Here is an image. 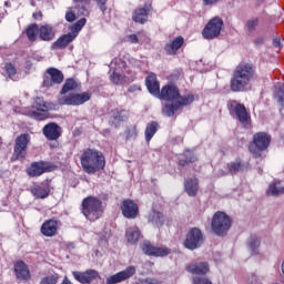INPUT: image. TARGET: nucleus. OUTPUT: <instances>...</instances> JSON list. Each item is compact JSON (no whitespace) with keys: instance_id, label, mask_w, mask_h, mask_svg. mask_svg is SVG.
Wrapping results in <instances>:
<instances>
[{"instance_id":"20","label":"nucleus","mask_w":284,"mask_h":284,"mask_svg":"<svg viewBox=\"0 0 284 284\" xmlns=\"http://www.w3.org/2000/svg\"><path fill=\"white\" fill-rule=\"evenodd\" d=\"M121 210L125 219H136V214H139V205L132 200H124Z\"/></svg>"},{"instance_id":"1","label":"nucleus","mask_w":284,"mask_h":284,"mask_svg":"<svg viewBox=\"0 0 284 284\" xmlns=\"http://www.w3.org/2000/svg\"><path fill=\"white\" fill-rule=\"evenodd\" d=\"M254 65L250 63H241L233 71L230 88L232 92H247L252 88L251 83L254 79Z\"/></svg>"},{"instance_id":"35","label":"nucleus","mask_w":284,"mask_h":284,"mask_svg":"<svg viewBox=\"0 0 284 284\" xmlns=\"http://www.w3.org/2000/svg\"><path fill=\"white\" fill-rule=\"evenodd\" d=\"M156 132H159V123L156 121H152L151 123H149L146 125L145 129V141L146 143H150V141H152L154 134H156Z\"/></svg>"},{"instance_id":"43","label":"nucleus","mask_w":284,"mask_h":284,"mask_svg":"<svg viewBox=\"0 0 284 284\" xmlns=\"http://www.w3.org/2000/svg\"><path fill=\"white\" fill-rule=\"evenodd\" d=\"M256 28H258V18H252L246 21V29L250 32H255Z\"/></svg>"},{"instance_id":"12","label":"nucleus","mask_w":284,"mask_h":284,"mask_svg":"<svg viewBox=\"0 0 284 284\" xmlns=\"http://www.w3.org/2000/svg\"><path fill=\"white\" fill-rule=\"evenodd\" d=\"M75 7L73 8V11H68L65 14L67 21L69 23H72L78 17H88L90 14V11H88V6H90V0H73Z\"/></svg>"},{"instance_id":"58","label":"nucleus","mask_w":284,"mask_h":284,"mask_svg":"<svg viewBox=\"0 0 284 284\" xmlns=\"http://www.w3.org/2000/svg\"><path fill=\"white\" fill-rule=\"evenodd\" d=\"M33 19H41V12L33 13Z\"/></svg>"},{"instance_id":"17","label":"nucleus","mask_w":284,"mask_h":284,"mask_svg":"<svg viewBox=\"0 0 284 284\" xmlns=\"http://www.w3.org/2000/svg\"><path fill=\"white\" fill-rule=\"evenodd\" d=\"M141 248L144 254H148V256H170V253L172 252L170 248L165 246L156 247L152 245L150 242H144L141 245Z\"/></svg>"},{"instance_id":"10","label":"nucleus","mask_w":284,"mask_h":284,"mask_svg":"<svg viewBox=\"0 0 284 284\" xmlns=\"http://www.w3.org/2000/svg\"><path fill=\"white\" fill-rule=\"evenodd\" d=\"M192 103H194V95L187 94L185 98H179V101L166 103L162 112L165 116H174V113L179 112L183 105H190Z\"/></svg>"},{"instance_id":"6","label":"nucleus","mask_w":284,"mask_h":284,"mask_svg":"<svg viewBox=\"0 0 284 284\" xmlns=\"http://www.w3.org/2000/svg\"><path fill=\"white\" fill-rule=\"evenodd\" d=\"M272 136L265 132H258L253 136V142L250 144L248 150L254 159H261L263 152L270 148Z\"/></svg>"},{"instance_id":"28","label":"nucleus","mask_w":284,"mask_h":284,"mask_svg":"<svg viewBox=\"0 0 284 284\" xmlns=\"http://www.w3.org/2000/svg\"><path fill=\"white\" fill-rule=\"evenodd\" d=\"M123 121H128V111L125 110H114L112 111L110 123L114 125V128H119Z\"/></svg>"},{"instance_id":"37","label":"nucleus","mask_w":284,"mask_h":284,"mask_svg":"<svg viewBox=\"0 0 284 284\" xmlns=\"http://www.w3.org/2000/svg\"><path fill=\"white\" fill-rule=\"evenodd\" d=\"M260 247H261V240L256 236H252L248 241V248L251 254H253V256H257V254H261Z\"/></svg>"},{"instance_id":"30","label":"nucleus","mask_w":284,"mask_h":284,"mask_svg":"<svg viewBox=\"0 0 284 284\" xmlns=\"http://www.w3.org/2000/svg\"><path fill=\"white\" fill-rule=\"evenodd\" d=\"M183 42V37H178L173 41L165 44L164 51L166 54H174L176 51L181 50Z\"/></svg>"},{"instance_id":"14","label":"nucleus","mask_w":284,"mask_h":284,"mask_svg":"<svg viewBox=\"0 0 284 284\" xmlns=\"http://www.w3.org/2000/svg\"><path fill=\"white\" fill-rule=\"evenodd\" d=\"M30 143L29 134H21L16 139L13 159H26V154H28V144Z\"/></svg>"},{"instance_id":"23","label":"nucleus","mask_w":284,"mask_h":284,"mask_svg":"<svg viewBox=\"0 0 284 284\" xmlns=\"http://www.w3.org/2000/svg\"><path fill=\"white\" fill-rule=\"evenodd\" d=\"M49 171L48 163L44 162H33L31 168L27 169V173L29 176H41V174H45Z\"/></svg>"},{"instance_id":"2","label":"nucleus","mask_w":284,"mask_h":284,"mask_svg":"<svg viewBox=\"0 0 284 284\" xmlns=\"http://www.w3.org/2000/svg\"><path fill=\"white\" fill-rule=\"evenodd\" d=\"M145 85L153 97L163 99V101H179V99H185L179 93V89L174 85H165L161 90L159 80H156V74L150 73L145 79Z\"/></svg>"},{"instance_id":"15","label":"nucleus","mask_w":284,"mask_h":284,"mask_svg":"<svg viewBox=\"0 0 284 284\" xmlns=\"http://www.w3.org/2000/svg\"><path fill=\"white\" fill-rule=\"evenodd\" d=\"M59 83H63V73L59 69H48L43 79V87L52 88V85H59Z\"/></svg>"},{"instance_id":"25","label":"nucleus","mask_w":284,"mask_h":284,"mask_svg":"<svg viewBox=\"0 0 284 284\" xmlns=\"http://www.w3.org/2000/svg\"><path fill=\"white\" fill-rule=\"evenodd\" d=\"M14 273L20 281H28V278H30V271L23 261H19L14 264Z\"/></svg>"},{"instance_id":"33","label":"nucleus","mask_w":284,"mask_h":284,"mask_svg":"<svg viewBox=\"0 0 284 284\" xmlns=\"http://www.w3.org/2000/svg\"><path fill=\"white\" fill-rule=\"evenodd\" d=\"M132 19L135 23H145L148 21V7L135 9Z\"/></svg>"},{"instance_id":"47","label":"nucleus","mask_w":284,"mask_h":284,"mask_svg":"<svg viewBox=\"0 0 284 284\" xmlns=\"http://www.w3.org/2000/svg\"><path fill=\"white\" fill-rule=\"evenodd\" d=\"M98 7L100 8L101 12H105L108 10V7L105 3H108V0H95Z\"/></svg>"},{"instance_id":"46","label":"nucleus","mask_w":284,"mask_h":284,"mask_svg":"<svg viewBox=\"0 0 284 284\" xmlns=\"http://www.w3.org/2000/svg\"><path fill=\"white\" fill-rule=\"evenodd\" d=\"M193 284H212V281L207 277L195 276L193 277Z\"/></svg>"},{"instance_id":"19","label":"nucleus","mask_w":284,"mask_h":284,"mask_svg":"<svg viewBox=\"0 0 284 284\" xmlns=\"http://www.w3.org/2000/svg\"><path fill=\"white\" fill-rule=\"evenodd\" d=\"M42 132L48 141H57L61 136L62 131L59 124L51 122L43 126Z\"/></svg>"},{"instance_id":"32","label":"nucleus","mask_w":284,"mask_h":284,"mask_svg":"<svg viewBox=\"0 0 284 284\" xmlns=\"http://www.w3.org/2000/svg\"><path fill=\"white\" fill-rule=\"evenodd\" d=\"M267 196H281L284 194V186L280 181H274L268 185L266 190Z\"/></svg>"},{"instance_id":"44","label":"nucleus","mask_w":284,"mask_h":284,"mask_svg":"<svg viewBox=\"0 0 284 284\" xmlns=\"http://www.w3.org/2000/svg\"><path fill=\"white\" fill-rule=\"evenodd\" d=\"M59 283V275H49L40 281V284H57Z\"/></svg>"},{"instance_id":"3","label":"nucleus","mask_w":284,"mask_h":284,"mask_svg":"<svg viewBox=\"0 0 284 284\" xmlns=\"http://www.w3.org/2000/svg\"><path fill=\"white\" fill-rule=\"evenodd\" d=\"M80 161L83 172L87 174H97V172H100V170L105 168V156H103V153L97 149L84 150Z\"/></svg>"},{"instance_id":"5","label":"nucleus","mask_w":284,"mask_h":284,"mask_svg":"<svg viewBox=\"0 0 284 284\" xmlns=\"http://www.w3.org/2000/svg\"><path fill=\"white\" fill-rule=\"evenodd\" d=\"M230 227H232V217H230V215L221 211L214 213L211 222V229L216 236H225V234L230 232Z\"/></svg>"},{"instance_id":"51","label":"nucleus","mask_w":284,"mask_h":284,"mask_svg":"<svg viewBox=\"0 0 284 284\" xmlns=\"http://www.w3.org/2000/svg\"><path fill=\"white\" fill-rule=\"evenodd\" d=\"M125 134H138L136 126L128 128Z\"/></svg>"},{"instance_id":"38","label":"nucleus","mask_w":284,"mask_h":284,"mask_svg":"<svg viewBox=\"0 0 284 284\" xmlns=\"http://www.w3.org/2000/svg\"><path fill=\"white\" fill-rule=\"evenodd\" d=\"M27 37L31 42L37 41V37H39V26L37 23L30 24L27 28Z\"/></svg>"},{"instance_id":"40","label":"nucleus","mask_w":284,"mask_h":284,"mask_svg":"<svg viewBox=\"0 0 284 284\" xmlns=\"http://www.w3.org/2000/svg\"><path fill=\"white\" fill-rule=\"evenodd\" d=\"M275 97L280 105H284V83L275 85Z\"/></svg>"},{"instance_id":"34","label":"nucleus","mask_w":284,"mask_h":284,"mask_svg":"<svg viewBox=\"0 0 284 284\" xmlns=\"http://www.w3.org/2000/svg\"><path fill=\"white\" fill-rule=\"evenodd\" d=\"M31 194L36 196V199H48L50 196V186H40L36 185L31 189Z\"/></svg>"},{"instance_id":"7","label":"nucleus","mask_w":284,"mask_h":284,"mask_svg":"<svg viewBox=\"0 0 284 284\" xmlns=\"http://www.w3.org/2000/svg\"><path fill=\"white\" fill-rule=\"evenodd\" d=\"M111 70H113L112 74L110 75V80L115 85H123V83H128L130 78L121 74L119 70H128V63L122 59H115L111 62Z\"/></svg>"},{"instance_id":"8","label":"nucleus","mask_w":284,"mask_h":284,"mask_svg":"<svg viewBox=\"0 0 284 284\" xmlns=\"http://www.w3.org/2000/svg\"><path fill=\"white\" fill-rule=\"evenodd\" d=\"M227 110L231 116H235L240 123L246 125L250 121V113L244 104L239 103L236 100H231L227 102Z\"/></svg>"},{"instance_id":"53","label":"nucleus","mask_w":284,"mask_h":284,"mask_svg":"<svg viewBox=\"0 0 284 284\" xmlns=\"http://www.w3.org/2000/svg\"><path fill=\"white\" fill-rule=\"evenodd\" d=\"M221 0H203L204 6H214V3H219Z\"/></svg>"},{"instance_id":"41","label":"nucleus","mask_w":284,"mask_h":284,"mask_svg":"<svg viewBox=\"0 0 284 284\" xmlns=\"http://www.w3.org/2000/svg\"><path fill=\"white\" fill-rule=\"evenodd\" d=\"M88 20H85V18H81L77 23H74L71 27V33L75 34V37L79 34V32H81V30L83 29V26H85Z\"/></svg>"},{"instance_id":"18","label":"nucleus","mask_w":284,"mask_h":284,"mask_svg":"<svg viewBox=\"0 0 284 284\" xmlns=\"http://www.w3.org/2000/svg\"><path fill=\"white\" fill-rule=\"evenodd\" d=\"M73 278L81 284H90L92 281H97L99 278V272L95 270H88L85 272L73 271Z\"/></svg>"},{"instance_id":"4","label":"nucleus","mask_w":284,"mask_h":284,"mask_svg":"<svg viewBox=\"0 0 284 284\" xmlns=\"http://www.w3.org/2000/svg\"><path fill=\"white\" fill-rule=\"evenodd\" d=\"M82 212L88 221H97L103 215V202L94 196H89L82 201Z\"/></svg>"},{"instance_id":"55","label":"nucleus","mask_w":284,"mask_h":284,"mask_svg":"<svg viewBox=\"0 0 284 284\" xmlns=\"http://www.w3.org/2000/svg\"><path fill=\"white\" fill-rule=\"evenodd\" d=\"M196 161V158L192 156L190 159H186V161H180V165H185V163H194Z\"/></svg>"},{"instance_id":"48","label":"nucleus","mask_w":284,"mask_h":284,"mask_svg":"<svg viewBox=\"0 0 284 284\" xmlns=\"http://www.w3.org/2000/svg\"><path fill=\"white\" fill-rule=\"evenodd\" d=\"M248 283L250 284L258 283V276L256 274H251V276L248 277Z\"/></svg>"},{"instance_id":"16","label":"nucleus","mask_w":284,"mask_h":284,"mask_svg":"<svg viewBox=\"0 0 284 284\" xmlns=\"http://www.w3.org/2000/svg\"><path fill=\"white\" fill-rule=\"evenodd\" d=\"M134 274H136V266H128L125 270L109 276L106 278V284L123 283V281H128V278H132Z\"/></svg>"},{"instance_id":"9","label":"nucleus","mask_w":284,"mask_h":284,"mask_svg":"<svg viewBox=\"0 0 284 284\" xmlns=\"http://www.w3.org/2000/svg\"><path fill=\"white\" fill-rule=\"evenodd\" d=\"M90 99H92V93L83 92L81 94L61 95L58 99V103L59 105H83Z\"/></svg>"},{"instance_id":"13","label":"nucleus","mask_w":284,"mask_h":284,"mask_svg":"<svg viewBox=\"0 0 284 284\" xmlns=\"http://www.w3.org/2000/svg\"><path fill=\"white\" fill-rule=\"evenodd\" d=\"M223 30V19L215 17L204 28L202 34L204 39H216Z\"/></svg>"},{"instance_id":"31","label":"nucleus","mask_w":284,"mask_h":284,"mask_svg":"<svg viewBox=\"0 0 284 284\" xmlns=\"http://www.w3.org/2000/svg\"><path fill=\"white\" fill-rule=\"evenodd\" d=\"M149 223H152L154 227H162L165 223V217L163 216V213L152 210L149 213Z\"/></svg>"},{"instance_id":"22","label":"nucleus","mask_w":284,"mask_h":284,"mask_svg":"<svg viewBox=\"0 0 284 284\" xmlns=\"http://www.w3.org/2000/svg\"><path fill=\"white\" fill-rule=\"evenodd\" d=\"M73 39H77L74 33H67L53 42L51 48L52 50H62L63 48H68V45L72 43Z\"/></svg>"},{"instance_id":"21","label":"nucleus","mask_w":284,"mask_h":284,"mask_svg":"<svg viewBox=\"0 0 284 284\" xmlns=\"http://www.w3.org/2000/svg\"><path fill=\"white\" fill-rule=\"evenodd\" d=\"M190 274H196L197 276H203L210 272V265L206 262H195L186 267Z\"/></svg>"},{"instance_id":"39","label":"nucleus","mask_w":284,"mask_h":284,"mask_svg":"<svg viewBox=\"0 0 284 284\" xmlns=\"http://www.w3.org/2000/svg\"><path fill=\"white\" fill-rule=\"evenodd\" d=\"M33 108H36L38 112H48V110H50V106H48V103H45V101L41 98L36 99L33 103Z\"/></svg>"},{"instance_id":"42","label":"nucleus","mask_w":284,"mask_h":284,"mask_svg":"<svg viewBox=\"0 0 284 284\" xmlns=\"http://www.w3.org/2000/svg\"><path fill=\"white\" fill-rule=\"evenodd\" d=\"M74 88H77V82L73 79H69L62 87L61 94H67V92L74 90Z\"/></svg>"},{"instance_id":"50","label":"nucleus","mask_w":284,"mask_h":284,"mask_svg":"<svg viewBox=\"0 0 284 284\" xmlns=\"http://www.w3.org/2000/svg\"><path fill=\"white\" fill-rule=\"evenodd\" d=\"M34 119H37L38 121H43V119H45V114L44 113H39V112H34L33 113Z\"/></svg>"},{"instance_id":"59","label":"nucleus","mask_w":284,"mask_h":284,"mask_svg":"<svg viewBox=\"0 0 284 284\" xmlns=\"http://www.w3.org/2000/svg\"><path fill=\"white\" fill-rule=\"evenodd\" d=\"M187 154H192V153H190V151H187V152H186V156H187Z\"/></svg>"},{"instance_id":"29","label":"nucleus","mask_w":284,"mask_h":284,"mask_svg":"<svg viewBox=\"0 0 284 284\" xmlns=\"http://www.w3.org/2000/svg\"><path fill=\"white\" fill-rule=\"evenodd\" d=\"M125 236L130 245H136L141 241V231L136 226H131L126 230Z\"/></svg>"},{"instance_id":"26","label":"nucleus","mask_w":284,"mask_h":284,"mask_svg":"<svg viewBox=\"0 0 284 284\" xmlns=\"http://www.w3.org/2000/svg\"><path fill=\"white\" fill-rule=\"evenodd\" d=\"M184 190L189 196H196V194H199V179H186L184 181Z\"/></svg>"},{"instance_id":"27","label":"nucleus","mask_w":284,"mask_h":284,"mask_svg":"<svg viewBox=\"0 0 284 284\" xmlns=\"http://www.w3.org/2000/svg\"><path fill=\"white\" fill-rule=\"evenodd\" d=\"M54 28L50 24L39 27V39L41 41H52L54 39Z\"/></svg>"},{"instance_id":"36","label":"nucleus","mask_w":284,"mask_h":284,"mask_svg":"<svg viewBox=\"0 0 284 284\" xmlns=\"http://www.w3.org/2000/svg\"><path fill=\"white\" fill-rule=\"evenodd\" d=\"M247 164L241 163V161L231 162L229 164L230 174H239V172H245Z\"/></svg>"},{"instance_id":"24","label":"nucleus","mask_w":284,"mask_h":284,"mask_svg":"<svg viewBox=\"0 0 284 284\" xmlns=\"http://www.w3.org/2000/svg\"><path fill=\"white\" fill-rule=\"evenodd\" d=\"M59 230V222L54 220L45 221L41 226V232L43 236H55Z\"/></svg>"},{"instance_id":"49","label":"nucleus","mask_w":284,"mask_h":284,"mask_svg":"<svg viewBox=\"0 0 284 284\" xmlns=\"http://www.w3.org/2000/svg\"><path fill=\"white\" fill-rule=\"evenodd\" d=\"M128 41H130V43H139V38L136 34H131L128 37Z\"/></svg>"},{"instance_id":"11","label":"nucleus","mask_w":284,"mask_h":284,"mask_svg":"<svg viewBox=\"0 0 284 284\" xmlns=\"http://www.w3.org/2000/svg\"><path fill=\"white\" fill-rule=\"evenodd\" d=\"M204 239H203V232L200 231L197 227H193L186 234V239L184 241V247L186 250H199L201 245H203Z\"/></svg>"},{"instance_id":"52","label":"nucleus","mask_w":284,"mask_h":284,"mask_svg":"<svg viewBox=\"0 0 284 284\" xmlns=\"http://www.w3.org/2000/svg\"><path fill=\"white\" fill-rule=\"evenodd\" d=\"M274 48H283V44H281V38H275L273 40Z\"/></svg>"},{"instance_id":"45","label":"nucleus","mask_w":284,"mask_h":284,"mask_svg":"<svg viewBox=\"0 0 284 284\" xmlns=\"http://www.w3.org/2000/svg\"><path fill=\"white\" fill-rule=\"evenodd\" d=\"M4 69L9 79H12V77L17 74V69L14 68V65H12V63H7Z\"/></svg>"},{"instance_id":"57","label":"nucleus","mask_w":284,"mask_h":284,"mask_svg":"<svg viewBox=\"0 0 284 284\" xmlns=\"http://www.w3.org/2000/svg\"><path fill=\"white\" fill-rule=\"evenodd\" d=\"M217 176H227V173L225 171H223V170H220L217 172Z\"/></svg>"},{"instance_id":"56","label":"nucleus","mask_w":284,"mask_h":284,"mask_svg":"<svg viewBox=\"0 0 284 284\" xmlns=\"http://www.w3.org/2000/svg\"><path fill=\"white\" fill-rule=\"evenodd\" d=\"M136 90H141V87L133 84L129 87L128 92H136Z\"/></svg>"},{"instance_id":"54","label":"nucleus","mask_w":284,"mask_h":284,"mask_svg":"<svg viewBox=\"0 0 284 284\" xmlns=\"http://www.w3.org/2000/svg\"><path fill=\"white\" fill-rule=\"evenodd\" d=\"M255 45H263V43H265V39H263L262 37H258L254 40Z\"/></svg>"}]
</instances>
